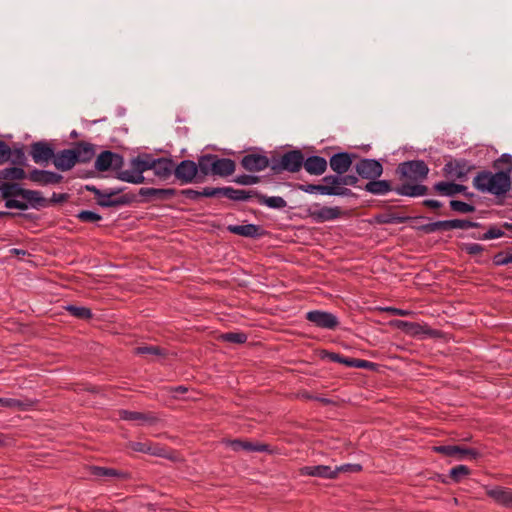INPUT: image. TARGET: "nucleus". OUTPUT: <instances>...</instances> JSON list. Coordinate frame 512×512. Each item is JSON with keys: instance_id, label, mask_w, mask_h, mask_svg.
<instances>
[{"instance_id": "nucleus-1", "label": "nucleus", "mask_w": 512, "mask_h": 512, "mask_svg": "<svg viewBox=\"0 0 512 512\" xmlns=\"http://www.w3.org/2000/svg\"><path fill=\"white\" fill-rule=\"evenodd\" d=\"M474 187L481 191L491 193L496 196L504 195L511 187V179L509 172L500 171L492 173L484 171L479 173L473 179Z\"/></svg>"}, {"instance_id": "nucleus-2", "label": "nucleus", "mask_w": 512, "mask_h": 512, "mask_svg": "<svg viewBox=\"0 0 512 512\" xmlns=\"http://www.w3.org/2000/svg\"><path fill=\"white\" fill-rule=\"evenodd\" d=\"M94 154L91 146L83 145L74 149H65L54 155L53 163L60 171L72 169L79 161H89Z\"/></svg>"}, {"instance_id": "nucleus-3", "label": "nucleus", "mask_w": 512, "mask_h": 512, "mask_svg": "<svg viewBox=\"0 0 512 512\" xmlns=\"http://www.w3.org/2000/svg\"><path fill=\"white\" fill-rule=\"evenodd\" d=\"M144 172H146L144 156H138L130 161L128 169H119L117 178L127 183L141 184L145 182Z\"/></svg>"}, {"instance_id": "nucleus-4", "label": "nucleus", "mask_w": 512, "mask_h": 512, "mask_svg": "<svg viewBox=\"0 0 512 512\" xmlns=\"http://www.w3.org/2000/svg\"><path fill=\"white\" fill-rule=\"evenodd\" d=\"M397 171L401 178L412 181H422L426 179L429 168L424 161L413 160L399 164Z\"/></svg>"}, {"instance_id": "nucleus-5", "label": "nucleus", "mask_w": 512, "mask_h": 512, "mask_svg": "<svg viewBox=\"0 0 512 512\" xmlns=\"http://www.w3.org/2000/svg\"><path fill=\"white\" fill-rule=\"evenodd\" d=\"M303 166V154L298 150L286 152L279 161L273 162L271 169L274 173L282 171L298 172Z\"/></svg>"}, {"instance_id": "nucleus-6", "label": "nucleus", "mask_w": 512, "mask_h": 512, "mask_svg": "<svg viewBox=\"0 0 512 512\" xmlns=\"http://www.w3.org/2000/svg\"><path fill=\"white\" fill-rule=\"evenodd\" d=\"M146 171L152 170L154 175L161 180L168 179L174 172V163L167 158L154 159L150 155H143Z\"/></svg>"}, {"instance_id": "nucleus-7", "label": "nucleus", "mask_w": 512, "mask_h": 512, "mask_svg": "<svg viewBox=\"0 0 512 512\" xmlns=\"http://www.w3.org/2000/svg\"><path fill=\"white\" fill-rule=\"evenodd\" d=\"M308 216L317 223H323L338 219L342 215L339 207L321 206L318 203L312 204L307 209Z\"/></svg>"}, {"instance_id": "nucleus-8", "label": "nucleus", "mask_w": 512, "mask_h": 512, "mask_svg": "<svg viewBox=\"0 0 512 512\" xmlns=\"http://www.w3.org/2000/svg\"><path fill=\"white\" fill-rule=\"evenodd\" d=\"M433 450L437 453L443 454L447 457H452L456 460L476 459L480 456L479 451L475 449L457 445L434 446Z\"/></svg>"}, {"instance_id": "nucleus-9", "label": "nucleus", "mask_w": 512, "mask_h": 512, "mask_svg": "<svg viewBox=\"0 0 512 512\" xmlns=\"http://www.w3.org/2000/svg\"><path fill=\"white\" fill-rule=\"evenodd\" d=\"M355 170L360 177L374 180L382 175L383 166L375 159H361L356 163Z\"/></svg>"}, {"instance_id": "nucleus-10", "label": "nucleus", "mask_w": 512, "mask_h": 512, "mask_svg": "<svg viewBox=\"0 0 512 512\" xmlns=\"http://www.w3.org/2000/svg\"><path fill=\"white\" fill-rule=\"evenodd\" d=\"M123 164L124 159L121 155L111 151H103L96 158L95 168L98 171L119 170L123 167Z\"/></svg>"}, {"instance_id": "nucleus-11", "label": "nucleus", "mask_w": 512, "mask_h": 512, "mask_svg": "<svg viewBox=\"0 0 512 512\" xmlns=\"http://www.w3.org/2000/svg\"><path fill=\"white\" fill-rule=\"evenodd\" d=\"M306 319L319 328L333 330L338 324V318L330 313L320 310L309 311L306 314Z\"/></svg>"}, {"instance_id": "nucleus-12", "label": "nucleus", "mask_w": 512, "mask_h": 512, "mask_svg": "<svg viewBox=\"0 0 512 512\" xmlns=\"http://www.w3.org/2000/svg\"><path fill=\"white\" fill-rule=\"evenodd\" d=\"M174 174L182 183H191L198 175L197 164L191 160H183L174 166Z\"/></svg>"}, {"instance_id": "nucleus-13", "label": "nucleus", "mask_w": 512, "mask_h": 512, "mask_svg": "<svg viewBox=\"0 0 512 512\" xmlns=\"http://www.w3.org/2000/svg\"><path fill=\"white\" fill-rule=\"evenodd\" d=\"M486 494L501 506L512 508V489L502 486L485 487Z\"/></svg>"}, {"instance_id": "nucleus-14", "label": "nucleus", "mask_w": 512, "mask_h": 512, "mask_svg": "<svg viewBox=\"0 0 512 512\" xmlns=\"http://www.w3.org/2000/svg\"><path fill=\"white\" fill-rule=\"evenodd\" d=\"M243 168L250 172H260L269 166V159L263 154L250 153L241 160Z\"/></svg>"}, {"instance_id": "nucleus-15", "label": "nucleus", "mask_w": 512, "mask_h": 512, "mask_svg": "<svg viewBox=\"0 0 512 512\" xmlns=\"http://www.w3.org/2000/svg\"><path fill=\"white\" fill-rule=\"evenodd\" d=\"M31 156L35 163L44 164L48 163L54 158L53 148L46 142H36L31 145Z\"/></svg>"}, {"instance_id": "nucleus-16", "label": "nucleus", "mask_w": 512, "mask_h": 512, "mask_svg": "<svg viewBox=\"0 0 512 512\" xmlns=\"http://www.w3.org/2000/svg\"><path fill=\"white\" fill-rule=\"evenodd\" d=\"M470 170L471 166L466 160L450 161L444 167L448 177L459 180L466 178Z\"/></svg>"}, {"instance_id": "nucleus-17", "label": "nucleus", "mask_w": 512, "mask_h": 512, "mask_svg": "<svg viewBox=\"0 0 512 512\" xmlns=\"http://www.w3.org/2000/svg\"><path fill=\"white\" fill-rule=\"evenodd\" d=\"M353 163V155L347 152L334 154L330 160V168L339 175L346 173Z\"/></svg>"}, {"instance_id": "nucleus-18", "label": "nucleus", "mask_w": 512, "mask_h": 512, "mask_svg": "<svg viewBox=\"0 0 512 512\" xmlns=\"http://www.w3.org/2000/svg\"><path fill=\"white\" fill-rule=\"evenodd\" d=\"M28 178L34 183L45 186L50 184H58L61 182L63 177L55 172L33 169L28 174Z\"/></svg>"}, {"instance_id": "nucleus-19", "label": "nucleus", "mask_w": 512, "mask_h": 512, "mask_svg": "<svg viewBox=\"0 0 512 512\" xmlns=\"http://www.w3.org/2000/svg\"><path fill=\"white\" fill-rule=\"evenodd\" d=\"M176 190L173 188H149L143 187L139 190V195L154 200H168L175 196Z\"/></svg>"}, {"instance_id": "nucleus-20", "label": "nucleus", "mask_w": 512, "mask_h": 512, "mask_svg": "<svg viewBox=\"0 0 512 512\" xmlns=\"http://www.w3.org/2000/svg\"><path fill=\"white\" fill-rule=\"evenodd\" d=\"M301 474L313 477L334 479L337 477V471L327 465L304 466L301 468Z\"/></svg>"}, {"instance_id": "nucleus-21", "label": "nucleus", "mask_w": 512, "mask_h": 512, "mask_svg": "<svg viewBox=\"0 0 512 512\" xmlns=\"http://www.w3.org/2000/svg\"><path fill=\"white\" fill-rule=\"evenodd\" d=\"M121 191L122 189L118 188L106 189L105 191H102L99 197L97 198V203L102 207H114L123 205L126 203V200H124L123 198L112 199L113 196L117 195Z\"/></svg>"}, {"instance_id": "nucleus-22", "label": "nucleus", "mask_w": 512, "mask_h": 512, "mask_svg": "<svg viewBox=\"0 0 512 512\" xmlns=\"http://www.w3.org/2000/svg\"><path fill=\"white\" fill-rule=\"evenodd\" d=\"M305 170L311 175H321L326 171L327 161L320 156H310L303 160Z\"/></svg>"}, {"instance_id": "nucleus-23", "label": "nucleus", "mask_w": 512, "mask_h": 512, "mask_svg": "<svg viewBox=\"0 0 512 512\" xmlns=\"http://www.w3.org/2000/svg\"><path fill=\"white\" fill-rule=\"evenodd\" d=\"M212 165L214 168L213 175L229 176L235 171L234 161L228 158H218L215 155V159Z\"/></svg>"}, {"instance_id": "nucleus-24", "label": "nucleus", "mask_w": 512, "mask_h": 512, "mask_svg": "<svg viewBox=\"0 0 512 512\" xmlns=\"http://www.w3.org/2000/svg\"><path fill=\"white\" fill-rule=\"evenodd\" d=\"M299 189L305 193L314 194L318 193L321 195L327 194H345V191H340L335 187L323 184H303L299 186Z\"/></svg>"}, {"instance_id": "nucleus-25", "label": "nucleus", "mask_w": 512, "mask_h": 512, "mask_svg": "<svg viewBox=\"0 0 512 512\" xmlns=\"http://www.w3.org/2000/svg\"><path fill=\"white\" fill-rule=\"evenodd\" d=\"M364 190L373 195H385L393 189L389 181L374 179L365 185Z\"/></svg>"}, {"instance_id": "nucleus-26", "label": "nucleus", "mask_w": 512, "mask_h": 512, "mask_svg": "<svg viewBox=\"0 0 512 512\" xmlns=\"http://www.w3.org/2000/svg\"><path fill=\"white\" fill-rule=\"evenodd\" d=\"M434 189L443 196H455L458 193L464 192L466 186L452 182H438L434 185Z\"/></svg>"}, {"instance_id": "nucleus-27", "label": "nucleus", "mask_w": 512, "mask_h": 512, "mask_svg": "<svg viewBox=\"0 0 512 512\" xmlns=\"http://www.w3.org/2000/svg\"><path fill=\"white\" fill-rule=\"evenodd\" d=\"M394 191L402 196L417 197L427 193V187L421 184H403L394 189Z\"/></svg>"}, {"instance_id": "nucleus-28", "label": "nucleus", "mask_w": 512, "mask_h": 512, "mask_svg": "<svg viewBox=\"0 0 512 512\" xmlns=\"http://www.w3.org/2000/svg\"><path fill=\"white\" fill-rule=\"evenodd\" d=\"M259 226L254 224L229 225L227 230L233 234L244 237H256L259 235Z\"/></svg>"}, {"instance_id": "nucleus-29", "label": "nucleus", "mask_w": 512, "mask_h": 512, "mask_svg": "<svg viewBox=\"0 0 512 512\" xmlns=\"http://www.w3.org/2000/svg\"><path fill=\"white\" fill-rule=\"evenodd\" d=\"M258 203L273 209H283L287 206L286 201L280 196H266L255 193Z\"/></svg>"}, {"instance_id": "nucleus-30", "label": "nucleus", "mask_w": 512, "mask_h": 512, "mask_svg": "<svg viewBox=\"0 0 512 512\" xmlns=\"http://www.w3.org/2000/svg\"><path fill=\"white\" fill-rule=\"evenodd\" d=\"M215 159V155H203L198 159L197 167H198V173H200L203 176L207 175H213L214 168H213V162Z\"/></svg>"}, {"instance_id": "nucleus-31", "label": "nucleus", "mask_w": 512, "mask_h": 512, "mask_svg": "<svg viewBox=\"0 0 512 512\" xmlns=\"http://www.w3.org/2000/svg\"><path fill=\"white\" fill-rule=\"evenodd\" d=\"M128 447L135 452L148 453L151 455H162V449L158 447H152L149 442L134 441L128 444Z\"/></svg>"}, {"instance_id": "nucleus-32", "label": "nucleus", "mask_w": 512, "mask_h": 512, "mask_svg": "<svg viewBox=\"0 0 512 512\" xmlns=\"http://www.w3.org/2000/svg\"><path fill=\"white\" fill-rule=\"evenodd\" d=\"M26 177L24 169L8 167L0 170V180H22Z\"/></svg>"}, {"instance_id": "nucleus-33", "label": "nucleus", "mask_w": 512, "mask_h": 512, "mask_svg": "<svg viewBox=\"0 0 512 512\" xmlns=\"http://www.w3.org/2000/svg\"><path fill=\"white\" fill-rule=\"evenodd\" d=\"M253 194L255 193L253 192ZM223 196L235 201H245L252 196V191L224 187Z\"/></svg>"}, {"instance_id": "nucleus-34", "label": "nucleus", "mask_w": 512, "mask_h": 512, "mask_svg": "<svg viewBox=\"0 0 512 512\" xmlns=\"http://www.w3.org/2000/svg\"><path fill=\"white\" fill-rule=\"evenodd\" d=\"M28 206L38 207L44 202L40 192L34 190L23 189L22 195L20 196Z\"/></svg>"}, {"instance_id": "nucleus-35", "label": "nucleus", "mask_w": 512, "mask_h": 512, "mask_svg": "<svg viewBox=\"0 0 512 512\" xmlns=\"http://www.w3.org/2000/svg\"><path fill=\"white\" fill-rule=\"evenodd\" d=\"M119 417L127 421L147 422L153 420V417L136 411L120 410Z\"/></svg>"}, {"instance_id": "nucleus-36", "label": "nucleus", "mask_w": 512, "mask_h": 512, "mask_svg": "<svg viewBox=\"0 0 512 512\" xmlns=\"http://www.w3.org/2000/svg\"><path fill=\"white\" fill-rule=\"evenodd\" d=\"M323 185H329L330 187H335L340 191H345V194H333L334 196H348L351 194V191L347 188L341 187V177L338 175H327L323 178Z\"/></svg>"}, {"instance_id": "nucleus-37", "label": "nucleus", "mask_w": 512, "mask_h": 512, "mask_svg": "<svg viewBox=\"0 0 512 512\" xmlns=\"http://www.w3.org/2000/svg\"><path fill=\"white\" fill-rule=\"evenodd\" d=\"M396 326L411 335H417L424 332L423 327L418 323L398 320L396 321Z\"/></svg>"}, {"instance_id": "nucleus-38", "label": "nucleus", "mask_w": 512, "mask_h": 512, "mask_svg": "<svg viewBox=\"0 0 512 512\" xmlns=\"http://www.w3.org/2000/svg\"><path fill=\"white\" fill-rule=\"evenodd\" d=\"M22 192L23 188H21L19 184L4 182L2 197L4 199L18 196L20 197Z\"/></svg>"}, {"instance_id": "nucleus-39", "label": "nucleus", "mask_w": 512, "mask_h": 512, "mask_svg": "<svg viewBox=\"0 0 512 512\" xmlns=\"http://www.w3.org/2000/svg\"><path fill=\"white\" fill-rule=\"evenodd\" d=\"M422 230L426 233H434L437 231H448V230H450V220H442V221L428 223L422 227Z\"/></svg>"}, {"instance_id": "nucleus-40", "label": "nucleus", "mask_w": 512, "mask_h": 512, "mask_svg": "<svg viewBox=\"0 0 512 512\" xmlns=\"http://www.w3.org/2000/svg\"><path fill=\"white\" fill-rule=\"evenodd\" d=\"M66 310L74 317L79 319H89L92 317V312L89 308L84 306L68 305Z\"/></svg>"}, {"instance_id": "nucleus-41", "label": "nucleus", "mask_w": 512, "mask_h": 512, "mask_svg": "<svg viewBox=\"0 0 512 512\" xmlns=\"http://www.w3.org/2000/svg\"><path fill=\"white\" fill-rule=\"evenodd\" d=\"M220 339L230 343L242 344L247 340V335L240 332H228L220 335Z\"/></svg>"}, {"instance_id": "nucleus-42", "label": "nucleus", "mask_w": 512, "mask_h": 512, "mask_svg": "<svg viewBox=\"0 0 512 512\" xmlns=\"http://www.w3.org/2000/svg\"><path fill=\"white\" fill-rule=\"evenodd\" d=\"M450 207L453 211L459 213H471L475 211V207L473 205L459 200H451Z\"/></svg>"}, {"instance_id": "nucleus-43", "label": "nucleus", "mask_w": 512, "mask_h": 512, "mask_svg": "<svg viewBox=\"0 0 512 512\" xmlns=\"http://www.w3.org/2000/svg\"><path fill=\"white\" fill-rule=\"evenodd\" d=\"M135 354L139 355H162L163 351L158 346L144 345L134 349Z\"/></svg>"}, {"instance_id": "nucleus-44", "label": "nucleus", "mask_w": 512, "mask_h": 512, "mask_svg": "<svg viewBox=\"0 0 512 512\" xmlns=\"http://www.w3.org/2000/svg\"><path fill=\"white\" fill-rule=\"evenodd\" d=\"M91 474L96 477H114L118 475L115 469L93 466L91 467Z\"/></svg>"}, {"instance_id": "nucleus-45", "label": "nucleus", "mask_w": 512, "mask_h": 512, "mask_svg": "<svg viewBox=\"0 0 512 512\" xmlns=\"http://www.w3.org/2000/svg\"><path fill=\"white\" fill-rule=\"evenodd\" d=\"M479 224L469 220L454 219L450 220V230L452 229H469L478 227Z\"/></svg>"}, {"instance_id": "nucleus-46", "label": "nucleus", "mask_w": 512, "mask_h": 512, "mask_svg": "<svg viewBox=\"0 0 512 512\" xmlns=\"http://www.w3.org/2000/svg\"><path fill=\"white\" fill-rule=\"evenodd\" d=\"M77 217L82 222H90V223L98 222L102 219L100 214L93 212V211H88V210L79 212Z\"/></svg>"}, {"instance_id": "nucleus-47", "label": "nucleus", "mask_w": 512, "mask_h": 512, "mask_svg": "<svg viewBox=\"0 0 512 512\" xmlns=\"http://www.w3.org/2000/svg\"><path fill=\"white\" fill-rule=\"evenodd\" d=\"M469 474V468L465 465H458L450 470V477L455 481L459 482L462 477Z\"/></svg>"}, {"instance_id": "nucleus-48", "label": "nucleus", "mask_w": 512, "mask_h": 512, "mask_svg": "<svg viewBox=\"0 0 512 512\" xmlns=\"http://www.w3.org/2000/svg\"><path fill=\"white\" fill-rule=\"evenodd\" d=\"M242 450L264 452L268 451V445L242 441Z\"/></svg>"}, {"instance_id": "nucleus-49", "label": "nucleus", "mask_w": 512, "mask_h": 512, "mask_svg": "<svg viewBox=\"0 0 512 512\" xmlns=\"http://www.w3.org/2000/svg\"><path fill=\"white\" fill-rule=\"evenodd\" d=\"M11 148L2 140H0V165L6 163L11 157Z\"/></svg>"}, {"instance_id": "nucleus-50", "label": "nucleus", "mask_w": 512, "mask_h": 512, "mask_svg": "<svg viewBox=\"0 0 512 512\" xmlns=\"http://www.w3.org/2000/svg\"><path fill=\"white\" fill-rule=\"evenodd\" d=\"M5 206L9 209H19V210H26L28 209V204L24 202L23 200H16V199H5Z\"/></svg>"}, {"instance_id": "nucleus-51", "label": "nucleus", "mask_w": 512, "mask_h": 512, "mask_svg": "<svg viewBox=\"0 0 512 512\" xmlns=\"http://www.w3.org/2000/svg\"><path fill=\"white\" fill-rule=\"evenodd\" d=\"M361 465L359 464H344V465H341V466H336L334 468V470L337 471V475L339 473H342V472H350V473H355V472H359L361 470Z\"/></svg>"}, {"instance_id": "nucleus-52", "label": "nucleus", "mask_w": 512, "mask_h": 512, "mask_svg": "<svg viewBox=\"0 0 512 512\" xmlns=\"http://www.w3.org/2000/svg\"><path fill=\"white\" fill-rule=\"evenodd\" d=\"M504 235V231L497 227H491L484 235L482 236V239L489 240V239H497Z\"/></svg>"}, {"instance_id": "nucleus-53", "label": "nucleus", "mask_w": 512, "mask_h": 512, "mask_svg": "<svg viewBox=\"0 0 512 512\" xmlns=\"http://www.w3.org/2000/svg\"><path fill=\"white\" fill-rule=\"evenodd\" d=\"M223 193H224V187L223 188L206 187L202 191H200V196H205V197L223 196Z\"/></svg>"}, {"instance_id": "nucleus-54", "label": "nucleus", "mask_w": 512, "mask_h": 512, "mask_svg": "<svg viewBox=\"0 0 512 512\" xmlns=\"http://www.w3.org/2000/svg\"><path fill=\"white\" fill-rule=\"evenodd\" d=\"M259 178L253 175H240L236 178V182L240 185H253L258 182Z\"/></svg>"}, {"instance_id": "nucleus-55", "label": "nucleus", "mask_w": 512, "mask_h": 512, "mask_svg": "<svg viewBox=\"0 0 512 512\" xmlns=\"http://www.w3.org/2000/svg\"><path fill=\"white\" fill-rule=\"evenodd\" d=\"M22 403L17 399L12 398H0V406L8 408H18Z\"/></svg>"}, {"instance_id": "nucleus-56", "label": "nucleus", "mask_w": 512, "mask_h": 512, "mask_svg": "<svg viewBox=\"0 0 512 512\" xmlns=\"http://www.w3.org/2000/svg\"><path fill=\"white\" fill-rule=\"evenodd\" d=\"M465 251L471 255H477L483 251V248L477 243H469L465 245Z\"/></svg>"}, {"instance_id": "nucleus-57", "label": "nucleus", "mask_w": 512, "mask_h": 512, "mask_svg": "<svg viewBox=\"0 0 512 512\" xmlns=\"http://www.w3.org/2000/svg\"><path fill=\"white\" fill-rule=\"evenodd\" d=\"M341 177V185L355 186L358 183V177L355 175H345Z\"/></svg>"}, {"instance_id": "nucleus-58", "label": "nucleus", "mask_w": 512, "mask_h": 512, "mask_svg": "<svg viewBox=\"0 0 512 512\" xmlns=\"http://www.w3.org/2000/svg\"><path fill=\"white\" fill-rule=\"evenodd\" d=\"M384 310L389 312L392 315H397V316H407L410 314V311H408V310H403V309L394 308V307H387Z\"/></svg>"}, {"instance_id": "nucleus-59", "label": "nucleus", "mask_w": 512, "mask_h": 512, "mask_svg": "<svg viewBox=\"0 0 512 512\" xmlns=\"http://www.w3.org/2000/svg\"><path fill=\"white\" fill-rule=\"evenodd\" d=\"M226 445L230 447L233 451L242 450V441L241 440H230L226 442Z\"/></svg>"}, {"instance_id": "nucleus-60", "label": "nucleus", "mask_w": 512, "mask_h": 512, "mask_svg": "<svg viewBox=\"0 0 512 512\" xmlns=\"http://www.w3.org/2000/svg\"><path fill=\"white\" fill-rule=\"evenodd\" d=\"M424 205L428 206L430 208H433V209H437V208H440L442 206L441 202H439L438 200H433V199L425 200L424 201Z\"/></svg>"}, {"instance_id": "nucleus-61", "label": "nucleus", "mask_w": 512, "mask_h": 512, "mask_svg": "<svg viewBox=\"0 0 512 512\" xmlns=\"http://www.w3.org/2000/svg\"><path fill=\"white\" fill-rule=\"evenodd\" d=\"M372 365L373 364L367 360L355 359V367L356 368H369Z\"/></svg>"}, {"instance_id": "nucleus-62", "label": "nucleus", "mask_w": 512, "mask_h": 512, "mask_svg": "<svg viewBox=\"0 0 512 512\" xmlns=\"http://www.w3.org/2000/svg\"><path fill=\"white\" fill-rule=\"evenodd\" d=\"M183 194L191 199H197L198 197H200V191H196V190H192V189L184 190Z\"/></svg>"}, {"instance_id": "nucleus-63", "label": "nucleus", "mask_w": 512, "mask_h": 512, "mask_svg": "<svg viewBox=\"0 0 512 512\" xmlns=\"http://www.w3.org/2000/svg\"><path fill=\"white\" fill-rule=\"evenodd\" d=\"M406 217L401 216H391L389 219L385 220L386 223H404L406 221Z\"/></svg>"}, {"instance_id": "nucleus-64", "label": "nucleus", "mask_w": 512, "mask_h": 512, "mask_svg": "<svg viewBox=\"0 0 512 512\" xmlns=\"http://www.w3.org/2000/svg\"><path fill=\"white\" fill-rule=\"evenodd\" d=\"M342 364L348 366V367H355V359L354 358H344L342 357Z\"/></svg>"}]
</instances>
